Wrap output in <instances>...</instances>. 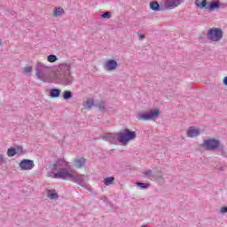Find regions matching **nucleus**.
Segmentation results:
<instances>
[{
  "instance_id": "f257e3e1",
  "label": "nucleus",
  "mask_w": 227,
  "mask_h": 227,
  "mask_svg": "<svg viewBox=\"0 0 227 227\" xmlns=\"http://www.w3.org/2000/svg\"><path fill=\"white\" fill-rule=\"evenodd\" d=\"M57 82L70 86L74 82V77L70 74V66L67 64L59 65V70L56 74Z\"/></svg>"
},
{
  "instance_id": "f03ea898",
  "label": "nucleus",
  "mask_w": 227,
  "mask_h": 227,
  "mask_svg": "<svg viewBox=\"0 0 227 227\" xmlns=\"http://www.w3.org/2000/svg\"><path fill=\"white\" fill-rule=\"evenodd\" d=\"M137 137L136 131H131L129 129H124L123 132L117 133V141L121 145H127L129 141H132Z\"/></svg>"
},
{
  "instance_id": "7ed1b4c3",
  "label": "nucleus",
  "mask_w": 227,
  "mask_h": 227,
  "mask_svg": "<svg viewBox=\"0 0 227 227\" xmlns=\"http://www.w3.org/2000/svg\"><path fill=\"white\" fill-rule=\"evenodd\" d=\"M47 74H49V67L38 62L35 66V75L39 81H43V82H47L48 77Z\"/></svg>"
},
{
  "instance_id": "20e7f679",
  "label": "nucleus",
  "mask_w": 227,
  "mask_h": 227,
  "mask_svg": "<svg viewBox=\"0 0 227 227\" xmlns=\"http://www.w3.org/2000/svg\"><path fill=\"white\" fill-rule=\"evenodd\" d=\"M160 114V110L153 109L147 113H138L137 114V120L139 121H148V120H155V118H159Z\"/></svg>"
},
{
  "instance_id": "39448f33",
  "label": "nucleus",
  "mask_w": 227,
  "mask_h": 227,
  "mask_svg": "<svg viewBox=\"0 0 227 227\" xmlns=\"http://www.w3.org/2000/svg\"><path fill=\"white\" fill-rule=\"evenodd\" d=\"M53 178H59L60 180H70L74 176V170H68L66 168H59L56 173L51 174Z\"/></svg>"
},
{
  "instance_id": "423d86ee",
  "label": "nucleus",
  "mask_w": 227,
  "mask_h": 227,
  "mask_svg": "<svg viewBox=\"0 0 227 227\" xmlns=\"http://www.w3.org/2000/svg\"><path fill=\"white\" fill-rule=\"evenodd\" d=\"M221 145V142L215 138L205 139L203 143L200 145L201 148L204 150L212 152L214 150H217Z\"/></svg>"
},
{
  "instance_id": "0eeeda50",
  "label": "nucleus",
  "mask_w": 227,
  "mask_h": 227,
  "mask_svg": "<svg viewBox=\"0 0 227 227\" xmlns=\"http://www.w3.org/2000/svg\"><path fill=\"white\" fill-rule=\"evenodd\" d=\"M88 176L77 174V172H73V176L71 177V182L81 185V187H86V184H88Z\"/></svg>"
},
{
  "instance_id": "6e6552de",
  "label": "nucleus",
  "mask_w": 227,
  "mask_h": 227,
  "mask_svg": "<svg viewBox=\"0 0 227 227\" xmlns=\"http://www.w3.org/2000/svg\"><path fill=\"white\" fill-rule=\"evenodd\" d=\"M207 38L212 42H219L223 38V30L217 27L210 28L207 33Z\"/></svg>"
},
{
  "instance_id": "1a4fd4ad",
  "label": "nucleus",
  "mask_w": 227,
  "mask_h": 227,
  "mask_svg": "<svg viewBox=\"0 0 227 227\" xmlns=\"http://www.w3.org/2000/svg\"><path fill=\"white\" fill-rule=\"evenodd\" d=\"M144 178H148L151 182H157V180H162V174L160 172H153L152 169H147L142 173Z\"/></svg>"
},
{
  "instance_id": "9d476101",
  "label": "nucleus",
  "mask_w": 227,
  "mask_h": 227,
  "mask_svg": "<svg viewBox=\"0 0 227 227\" xmlns=\"http://www.w3.org/2000/svg\"><path fill=\"white\" fill-rule=\"evenodd\" d=\"M20 168L22 171H29L35 168V161L31 160H23L20 162Z\"/></svg>"
},
{
  "instance_id": "9b49d317",
  "label": "nucleus",
  "mask_w": 227,
  "mask_h": 227,
  "mask_svg": "<svg viewBox=\"0 0 227 227\" xmlns=\"http://www.w3.org/2000/svg\"><path fill=\"white\" fill-rule=\"evenodd\" d=\"M180 4H182V0H165L164 8L166 10H175Z\"/></svg>"
},
{
  "instance_id": "f8f14e48",
  "label": "nucleus",
  "mask_w": 227,
  "mask_h": 227,
  "mask_svg": "<svg viewBox=\"0 0 227 227\" xmlns=\"http://www.w3.org/2000/svg\"><path fill=\"white\" fill-rule=\"evenodd\" d=\"M105 70L107 72H112V70H116L118 68V62L114 59L107 60L104 65Z\"/></svg>"
},
{
  "instance_id": "ddd939ff",
  "label": "nucleus",
  "mask_w": 227,
  "mask_h": 227,
  "mask_svg": "<svg viewBox=\"0 0 227 227\" xmlns=\"http://www.w3.org/2000/svg\"><path fill=\"white\" fill-rule=\"evenodd\" d=\"M105 141H108V143H112V145L116 144V141H118V133H107L104 135Z\"/></svg>"
},
{
  "instance_id": "4468645a",
  "label": "nucleus",
  "mask_w": 227,
  "mask_h": 227,
  "mask_svg": "<svg viewBox=\"0 0 227 227\" xmlns=\"http://www.w3.org/2000/svg\"><path fill=\"white\" fill-rule=\"evenodd\" d=\"M200 134H201V131L200 129L190 127L187 130L186 136L187 137H198Z\"/></svg>"
},
{
  "instance_id": "2eb2a0df",
  "label": "nucleus",
  "mask_w": 227,
  "mask_h": 227,
  "mask_svg": "<svg viewBox=\"0 0 227 227\" xmlns=\"http://www.w3.org/2000/svg\"><path fill=\"white\" fill-rule=\"evenodd\" d=\"M195 5L200 8V10H208V3L207 0H195Z\"/></svg>"
},
{
  "instance_id": "dca6fc26",
  "label": "nucleus",
  "mask_w": 227,
  "mask_h": 227,
  "mask_svg": "<svg viewBox=\"0 0 227 227\" xmlns=\"http://www.w3.org/2000/svg\"><path fill=\"white\" fill-rule=\"evenodd\" d=\"M219 8H221V3H219V1H212L207 6V10H209V12H214V10H219Z\"/></svg>"
},
{
  "instance_id": "f3484780",
  "label": "nucleus",
  "mask_w": 227,
  "mask_h": 227,
  "mask_svg": "<svg viewBox=\"0 0 227 227\" xmlns=\"http://www.w3.org/2000/svg\"><path fill=\"white\" fill-rule=\"evenodd\" d=\"M74 164L75 168H84V165L86 164V159L84 158L76 159L74 160Z\"/></svg>"
},
{
  "instance_id": "a211bd4d",
  "label": "nucleus",
  "mask_w": 227,
  "mask_h": 227,
  "mask_svg": "<svg viewBox=\"0 0 227 227\" xmlns=\"http://www.w3.org/2000/svg\"><path fill=\"white\" fill-rule=\"evenodd\" d=\"M61 95V90L59 89H51L50 90V97L51 98H58Z\"/></svg>"
},
{
  "instance_id": "6ab92c4d",
  "label": "nucleus",
  "mask_w": 227,
  "mask_h": 227,
  "mask_svg": "<svg viewBox=\"0 0 227 227\" xmlns=\"http://www.w3.org/2000/svg\"><path fill=\"white\" fill-rule=\"evenodd\" d=\"M150 9L153 10V12H160V4H159L157 1L151 2Z\"/></svg>"
},
{
  "instance_id": "aec40b11",
  "label": "nucleus",
  "mask_w": 227,
  "mask_h": 227,
  "mask_svg": "<svg viewBox=\"0 0 227 227\" xmlns=\"http://www.w3.org/2000/svg\"><path fill=\"white\" fill-rule=\"evenodd\" d=\"M47 197L50 198V200H58V192L56 190H48Z\"/></svg>"
},
{
  "instance_id": "412c9836",
  "label": "nucleus",
  "mask_w": 227,
  "mask_h": 227,
  "mask_svg": "<svg viewBox=\"0 0 227 227\" xmlns=\"http://www.w3.org/2000/svg\"><path fill=\"white\" fill-rule=\"evenodd\" d=\"M64 13H65V10L61 7L56 8L53 12V15L55 17H61V15H64Z\"/></svg>"
},
{
  "instance_id": "4be33fe9",
  "label": "nucleus",
  "mask_w": 227,
  "mask_h": 227,
  "mask_svg": "<svg viewBox=\"0 0 227 227\" xmlns=\"http://www.w3.org/2000/svg\"><path fill=\"white\" fill-rule=\"evenodd\" d=\"M31 72H33V67H31V66H27V67L21 68V73L24 75H28V74H31Z\"/></svg>"
},
{
  "instance_id": "5701e85b",
  "label": "nucleus",
  "mask_w": 227,
  "mask_h": 227,
  "mask_svg": "<svg viewBox=\"0 0 227 227\" xmlns=\"http://www.w3.org/2000/svg\"><path fill=\"white\" fill-rule=\"evenodd\" d=\"M62 97H63L64 100H70V98H72V97H73L72 91L65 90L63 92Z\"/></svg>"
},
{
  "instance_id": "b1692460",
  "label": "nucleus",
  "mask_w": 227,
  "mask_h": 227,
  "mask_svg": "<svg viewBox=\"0 0 227 227\" xmlns=\"http://www.w3.org/2000/svg\"><path fill=\"white\" fill-rule=\"evenodd\" d=\"M8 157H15L17 155V149L11 147L7 150Z\"/></svg>"
},
{
  "instance_id": "393cba45",
  "label": "nucleus",
  "mask_w": 227,
  "mask_h": 227,
  "mask_svg": "<svg viewBox=\"0 0 227 227\" xmlns=\"http://www.w3.org/2000/svg\"><path fill=\"white\" fill-rule=\"evenodd\" d=\"M93 99H88L85 103V105L83 106L84 109H91V107H93Z\"/></svg>"
},
{
  "instance_id": "a878e982",
  "label": "nucleus",
  "mask_w": 227,
  "mask_h": 227,
  "mask_svg": "<svg viewBox=\"0 0 227 227\" xmlns=\"http://www.w3.org/2000/svg\"><path fill=\"white\" fill-rule=\"evenodd\" d=\"M114 182V176H109L105 178L104 184L105 185H112V184Z\"/></svg>"
},
{
  "instance_id": "bb28decb",
  "label": "nucleus",
  "mask_w": 227,
  "mask_h": 227,
  "mask_svg": "<svg viewBox=\"0 0 227 227\" xmlns=\"http://www.w3.org/2000/svg\"><path fill=\"white\" fill-rule=\"evenodd\" d=\"M47 59L49 63H56V61H58V57L56 55H49Z\"/></svg>"
},
{
  "instance_id": "cd10ccee",
  "label": "nucleus",
  "mask_w": 227,
  "mask_h": 227,
  "mask_svg": "<svg viewBox=\"0 0 227 227\" xmlns=\"http://www.w3.org/2000/svg\"><path fill=\"white\" fill-rule=\"evenodd\" d=\"M56 162L58 166H60L61 168L67 166V161L64 159H59Z\"/></svg>"
},
{
  "instance_id": "c85d7f7f",
  "label": "nucleus",
  "mask_w": 227,
  "mask_h": 227,
  "mask_svg": "<svg viewBox=\"0 0 227 227\" xmlns=\"http://www.w3.org/2000/svg\"><path fill=\"white\" fill-rule=\"evenodd\" d=\"M137 185L141 187V189H148L150 187V184L147 183H137Z\"/></svg>"
},
{
  "instance_id": "c756f323",
  "label": "nucleus",
  "mask_w": 227,
  "mask_h": 227,
  "mask_svg": "<svg viewBox=\"0 0 227 227\" xmlns=\"http://www.w3.org/2000/svg\"><path fill=\"white\" fill-rule=\"evenodd\" d=\"M98 107L100 109V111H106V102L105 101H100L98 104Z\"/></svg>"
},
{
  "instance_id": "7c9ffc66",
  "label": "nucleus",
  "mask_w": 227,
  "mask_h": 227,
  "mask_svg": "<svg viewBox=\"0 0 227 227\" xmlns=\"http://www.w3.org/2000/svg\"><path fill=\"white\" fill-rule=\"evenodd\" d=\"M101 19H111V12H105L101 15Z\"/></svg>"
},
{
  "instance_id": "2f4dec72",
  "label": "nucleus",
  "mask_w": 227,
  "mask_h": 227,
  "mask_svg": "<svg viewBox=\"0 0 227 227\" xmlns=\"http://www.w3.org/2000/svg\"><path fill=\"white\" fill-rule=\"evenodd\" d=\"M15 150H16V154L22 153V152H23V149L21 146H18L17 148H15Z\"/></svg>"
},
{
  "instance_id": "473e14b6",
  "label": "nucleus",
  "mask_w": 227,
  "mask_h": 227,
  "mask_svg": "<svg viewBox=\"0 0 227 227\" xmlns=\"http://www.w3.org/2000/svg\"><path fill=\"white\" fill-rule=\"evenodd\" d=\"M220 214H227V207H223L220 209Z\"/></svg>"
},
{
  "instance_id": "72a5a7b5",
  "label": "nucleus",
  "mask_w": 227,
  "mask_h": 227,
  "mask_svg": "<svg viewBox=\"0 0 227 227\" xmlns=\"http://www.w3.org/2000/svg\"><path fill=\"white\" fill-rule=\"evenodd\" d=\"M51 169H52L53 171H55L56 169H58V164H51L50 166Z\"/></svg>"
},
{
  "instance_id": "f704fd0d",
  "label": "nucleus",
  "mask_w": 227,
  "mask_h": 227,
  "mask_svg": "<svg viewBox=\"0 0 227 227\" xmlns=\"http://www.w3.org/2000/svg\"><path fill=\"white\" fill-rule=\"evenodd\" d=\"M0 164H4V156L0 154Z\"/></svg>"
},
{
  "instance_id": "c9c22d12",
  "label": "nucleus",
  "mask_w": 227,
  "mask_h": 227,
  "mask_svg": "<svg viewBox=\"0 0 227 227\" xmlns=\"http://www.w3.org/2000/svg\"><path fill=\"white\" fill-rule=\"evenodd\" d=\"M138 38H139L140 40H143V39L145 38V35L139 34V35H138Z\"/></svg>"
},
{
  "instance_id": "e433bc0d",
  "label": "nucleus",
  "mask_w": 227,
  "mask_h": 227,
  "mask_svg": "<svg viewBox=\"0 0 227 227\" xmlns=\"http://www.w3.org/2000/svg\"><path fill=\"white\" fill-rule=\"evenodd\" d=\"M223 84H224L225 86H227V76H225V77L223 78Z\"/></svg>"
},
{
  "instance_id": "4c0bfd02",
  "label": "nucleus",
  "mask_w": 227,
  "mask_h": 227,
  "mask_svg": "<svg viewBox=\"0 0 227 227\" xmlns=\"http://www.w3.org/2000/svg\"><path fill=\"white\" fill-rule=\"evenodd\" d=\"M141 227H146V225H142Z\"/></svg>"
}]
</instances>
